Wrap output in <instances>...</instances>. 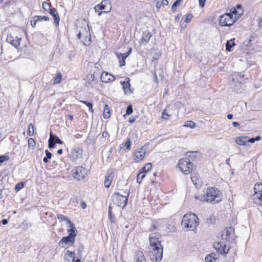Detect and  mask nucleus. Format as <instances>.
<instances>
[{
    "label": "nucleus",
    "instance_id": "nucleus-1",
    "mask_svg": "<svg viewBox=\"0 0 262 262\" xmlns=\"http://www.w3.org/2000/svg\"><path fill=\"white\" fill-rule=\"evenodd\" d=\"M241 5L226 9V12L220 16L219 25L222 27L232 26L243 14Z\"/></svg>",
    "mask_w": 262,
    "mask_h": 262
},
{
    "label": "nucleus",
    "instance_id": "nucleus-2",
    "mask_svg": "<svg viewBox=\"0 0 262 262\" xmlns=\"http://www.w3.org/2000/svg\"><path fill=\"white\" fill-rule=\"evenodd\" d=\"M195 198L203 202L215 204L223 199L222 192L215 187H208L204 196H198Z\"/></svg>",
    "mask_w": 262,
    "mask_h": 262
},
{
    "label": "nucleus",
    "instance_id": "nucleus-3",
    "mask_svg": "<svg viewBox=\"0 0 262 262\" xmlns=\"http://www.w3.org/2000/svg\"><path fill=\"white\" fill-rule=\"evenodd\" d=\"M181 223L185 228L190 231H194L199 225V221L194 213L188 212L183 216Z\"/></svg>",
    "mask_w": 262,
    "mask_h": 262
},
{
    "label": "nucleus",
    "instance_id": "nucleus-4",
    "mask_svg": "<svg viewBox=\"0 0 262 262\" xmlns=\"http://www.w3.org/2000/svg\"><path fill=\"white\" fill-rule=\"evenodd\" d=\"M194 164L188 158H182L178 160L176 168L178 169L183 174H191L193 170Z\"/></svg>",
    "mask_w": 262,
    "mask_h": 262
},
{
    "label": "nucleus",
    "instance_id": "nucleus-5",
    "mask_svg": "<svg viewBox=\"0 0 262 262\" xmlns=\"http://www.w3.org/2000/svg\"><path fill=\"white\" fill-rule=\"evenodd\" d=\"M150 247V258L156 262L161 260L163 256V246L155 243H149Z\"/></svg>",
    "mask_w": 262,
    "mask_h": 262
},
{
    "label": "nucleus",
    "instance_id": "nucleus-6",
    "mask_svg": "<svg viewBox=\"0 0 262 262\" xmlns=\"http://www.w3.org/2000/svg\"><path fill=\"white\" fill-rule=\"evenodd\" d=\"M69 235L67 236L63 237L59 242V245L62 247H64V244H69L70 246H73L75 242V238L76 236V229L73 224H71V227L68 230Z\"/></svg>",
    "mask_w": 262,
    "mask_h": 262
},
{
    "label": "nucleus",
    "instance_id": "nucleus-7",
    "mask_svg": "<svg viewBox=\"0 0 262 262\" xmlns=\"http://www.w3.org/2000/svg\"><path fill=\"white\" fill-rule=\"evenodd\" d=\"M129 193H127V195H123L119 192H114L112 195L113 203L117 206L124 208L127 205L128 201V197Z\"/></svg>",
    "mask_w": 262,
    "mask_h": 262
},
{
    "label": "nucleus",
    "instance_id": "nucleus-8",
    "mask_svg": "<svg viewBox=\"0 0 262 262\" xmlns=\"http://www.w3.org/2000/svg\"><path fill=\"white\" fill-rule=\"evenodd\" d=\"M146 152V149L144 146L136 149L133 153V162L135 163L142 162L144 159Z\"/></svg>",
    "mask_w": 262,
    "mask_h": 262
},
{
    "label": "nucleus",
    "instance_id": "nucleus-9",
    "mask_svg": "<svg viewBox=\"0 0 262 262\" xmlns=\"http://www.w3.org/2000/svg\"><path fill=\"white\" fill-rule=\"evenodd\" d=\"M111 8V3L109 0H102L99 4L97 5L94 8L96 12H99L98 14L99 16H100L102 13L109 12Z\"/></svg>",
    "mask_w": 262,
    "mask_h": 262
},
{
    "label": "nucleus",
    "instance_id": "nucleus-10",
    "mask_svg": "<svg viewBox=\"0 0 262 262\" xmlns=\"http://www.w3.org/2000/svg\"><path fill=\"white\" fill-rule=\"evenodd\" d=\"M72 173L74 179L78 181H81L85 179L88 174V170L85 168L81 166H78L72 170Z\"/></svg>",
    "mask_w": 262,
    "mask_h": 262
},
{
    "label": "nucleus",
    "instance_id": "nucleus-11",
    "mask_svg": "<svg viewBox=\"0 0 262 262\" xmlns=\"http://www.w3.org/2000/svg\"><path fill=\"white\" fill-rule=\"evenodd\" d=\"M77 38L81 40L85 46H89L91 43V38L90 32L86 28L80 30L77 34Z\"/></svg>",
    "mask_w": 262,
    "mask_h": 262
},
{
    "label": "nucleus",
    "instance_id": "nucleus-12",
    "mask_svg": "<svg viewBox=\"0 0 262 262\" xmlns=\"http://www.w3.org/2000/svg\"><path fill=\"white\" fill-rule=\"evenodd\" d=\"M255 203L262 206V183H257L254 187Z\"/></svg>",
    "mask_w": 262,
    "mask_h": 262
},
{
    "label": "nucleus",
    "instance_id": "nucleus-13",
    "mask_svg": "<svg viewBox=\"0 0 262 262\" xmlns=\"http://www.w3.org/2000/svg\"><path fill=\"white\" fill-rule=\"evenodd\" d=\"M21 40V38H18L17 36H15L13 35L11 33H9L7 34L6 38L7 42L15 47V48L18 51H20L21 50V48L20 46V42Z\"/></svg>",
    "mask_w": 262,
    "mask_h": 262
},
{
    "label": "nucleus",
    "instance_id": "nucleus-14",
    "mask_svg": "<svg viewBox=\"0 0 262 262\" xmlns=\"http://www.w3.org/2000/svg\"><path fill=\"white\" fill-rule=\"evenodd\" d=\"M213 248L219 253L222 255H226L228 253L230 247L229 245L227 246L223 242H219L213 244Z\"/></svg>",
    "mask_w": 262,
    "mask_h": 262
},
{
    "label": "nucleus",
    "instance_id": "nucleus-15",
    "mask_svg": "<svg viewBox=\"0 0 262 262\" xmlns=\"http://www.w3.org/2000/svg\"><path fill=\"white\" fill-rule=\"evenodd\" d=\"M101 81L103 83H109L113 82L115 80L116 77L112 74L103 71L101 73L100 76Z\"/></svg>",
    "mask_w": 262,
    "mask_h": 262
},
{
    "label": "nucleus",
    "instance_id": "nucleus-16",
    "mask_svg": "<svg viewBox=\"0 0 262 262\" xmlns=\"http://www.w3.org/2000/svg\"><path fill=\"white\" fill-rule=\"evenodd\" d=\"M48 142V146L50 149L54 148L56 143L60 144H63V141L61 140L57 136H54L52 132L50 133V138Z\"/></svg>",
    "mask_w": 262,
    "mask_h": 262
},
{
    "label": "nucleus",
    "instance_id": "nucleus-17",
    "mask_svg": "<svg viewBox=\"0 0 262 262\" xmlns=\"http://www.w3.org/2000/svg\"><path fill=\"white\" fill-rule=\"evenodd\" d=\"M130 79L129 77H126L125 78L124 81H121L120 84L122 86V89L124 91V93L126 94H130L132 93L133 92L130 89Z\"/></svg>",
    "mask_w": 262,
    "mask_h": 262
},
{
    "label": "nucleus",
    "instance_id": "nucleus-18",
    "mask_svg": "<svg viewBox=\"0 0 262 262\" xmlns=\"http://www.w3.org/2000/svg\"><path fill=\"white\" fill-rule=\"evenodd\" d=\"M152 37L151 33L149 31H145L143 32L142 36L139 41V43L141 46L146 45Z\"/></svg>",
    "mask_w": 262,
    "mask_h": 262
},
{
    "label": "nucleus",
    "instance_id": "nucleus-19",
    "mask_svg": "<svg viewBox=\"0 0 262 262\" xmlns=\"http://www.w3.org/2000/svg\"><path fill=\"white\" fill-rule=\"evenodd\" d=\"M52 16L54 20V24L56 27H58L60 21V17L57 10L55 8H52V10L49 13Z\"/></svg>",
    "mask_w": 262,
    "mask_h": 262
},
{
    "label": "nucleus",
    "instance_id": "nucleus-20",
    "mask_svg": "<svg viewBox=\"0 0 262 262\" xmlns=\"http://www.w3.org/2000/svg\"><path fill=\"white\" fill-rule=\"evenodd\" d=\"M136 262H147L143 252L141 250H138L135 254Z\"/></svg>",
    "mask_w": 262,
    "mask_h": 262
},
{
    "label": "nucleus",
    "instance_id": "nucleus-21",
    "mask_svg": "<svg viewBox=\"0 0 262 262\" xmlns=\"http://www.w3.org/2000/svg\"><path fill=\"white\" fill-rule=\"evenodd\" d=\"M114 178V172L107 173L105 176L104 185L106 188H109L111 185Z\"/></svg>",
    "mask_w": 262,
    "mask_h": 262
},
{
    "label": "nucleus",
    "instance_id": "nucleus-22",
    "mask_svg": "<svg viewBox=\"0 0 262 262\" xmlns=\"http://www.w3.org/2000/svg\"><path fill=\"white\" fill-rule=\"evenodd\" d=\"M234 232V229L232 227L230 226L226 228L223 235L225 236V238L226 240L229 241L232 237Z\"/></svg>",
    "mask_w": 262,
    "mask_h": 262
},
{
    "label": "nucleus",
    "instance_id": "nucleus-23",
    "mask_svg": "<svg viewBox=\"0 0 262 262\" xmlns=\"http://www.w3.org/2000/svg\"><path fill=\"white\" fill-rule=\"evenodd\" d=\"M82 154V150L80 148H75L71 150L70 157L72 160L78 159Z\"/></svg>",
    "mask_w": 262,
    "mask_h": 262
},
{
    "label": "nucleus",
    "instance_id": "nucleus-24",
    "mask_svg": "<svg viewBox=\"0 0 262 262\" xmlns=\"http://www.w3.org/2000/svg\"><path fill=\"white\" fill-rule=\"evenodd\" d=\"M160 236L159 235H157L156 233L150 235L149 237V243H155L159 245H161V241L159 240Z\"/></svg>",
    "mask_w": 262,
    "mask_h": 262
},
{
    "label": "nucleus",
    "instance_id": "nucleus-25",
    "mask_svg": "<svg viewBox=\"0 0 262 262\" xmlns=\"http://www.w3.org/2000/svg\"><path fill=\"white\" fill-rule=\"evenodd\" d=\"M247 138L246 136H239L235 138V142L239 145L244 146L247 143Z\"/></svg>",
    "mask_w": 262,
    "mask_h": 262
},
{
    "label": "nucleus",
    "instance_id": "nucleus-26",
    "mask_svg": "<svg viewBox=\"0 0 262 262\" xmlns=\"http://www.w3.org/2000/svg\"><path fill=\"white\" fill-rule=\"evenodd\" d=\"M111 116V110L108 105L105 104L103 112V117L105 119H108Z\"/></svg>",
    "mask_w": 262,
    "mask_h": 262
},
{
    "label": "nucleus",
    "instance_id": "nucleus-27",
    "mask_svg": "<svg viewBox=\"0 0 262 262\" xmlns=\"http://www.w3.org/2000/svg\"><path fill=\"white\" fill-rule=\"evenodd\" d=\"M152 166V165L151 163H147L145 164L144 166L140 169L139 171L146 174V173L151 169Z\"/></svg>",
    "mask_w": 262,
    "mask_h": 262
},
{
    "label": "nucleus",
    "instance_id": "nucleus-28",
    "mask_svg": "<svg viewBox=\"0 0 262 262\" xmlns=\"http://www.w3.org/2000/svg\"><path fill=\"white\" fill-rule=\"evenodd\" d=\"M36 146V142L32 138H30L28 140V149L33 150Z\"/></svg>",
    "mask_w": 262,
    "mask_h": 262
},
{
    "label": "nucleus",
    "instance_id": "nucleus-29",
    "mask_svg": "<svg viewBox=\"0 0 262 262\" xmlns=\"http://www.w3.org/2000/svg\"><path fill=\"white\" fill-rule=\"evenodd\" d=\"M235 38L230 39V40H228L226 42V50L229 52H231L232 51V48L234 47L235 44L234 43Z\"/></svg>",
    "mask_w": 262,
    "mask_h": 262
},
{
    "label": "nucleus",
    "instance_id": "nucleus-30",
    "mask_svg": "<svg viewBox=\"0 0 262 262\" xmlns=\"http://www.w3.org/2000/svg\"><path fill=\"white\" fill-rule=\"evenodd\" d=\"M51 4L50 3H47V2H43L42 3V7L43 9L49 13L51 10H52V8H51Z\"/></svg>",
    "mask_w": 262,
    "mask_h": 262
},
{
    "label": "nucleus",
    "instance_id": "nucleus-31",
    "mask_svg": "<svg viewBox=\"0 0 262 262\" xmlns=\"http://www.w3.org/2000/svg\"><path fill=\"white\" fill-rule=\"evenodd\" d=\"M215 256L216 254L215 253L208 254L205 258L206 262H215L216 259Z\"/></svg>",
    "mask_w": 262,
    "mask_h": 262
},
{
    "label": "nucleus",
    "instance_id": "nucleus-32",
    "mask_svg": "<svg viewBox=\"0 0 262 262\" xmlns=\"http://www.w3.org/2000/svg\"><path fill=\"white\" fill-rule=\"evenodd\" d=\"M62 78V74L60 72H57L56 74V75L54 78L53 83L54 84H57L59 83L61 81Z\"/></svg>",
    "mask_w": 262,
    "mask_h": 262
},
{
    "label": "nucleus",
    "instance_id": "nucleus-33",
    "mask_svg": "<svg viewBox=\"0 0 262 262\" xmlns=\"http://www.w3.org/2000/svg\"><path fill=\"white\" fill-rule=\"evenodd\" d=\"M108 216L110 219V221L112 223L115 222V217L114 214L113 213L112 211V207L111 205H110L108 206Z\"/></svg>",
    "mask_w": 262,
    "mask_h": 262
},
{
    "label": "nucleus",
    "instance_id": "nucleus-34",
    "mask_svg": "<svg viewBox=\"0 0 262 262\" xmlns=\"http://www.w3.org/2000/svg\"><path fill=\"white\" fill-rule=\"evenodd\" d=\"M87 83L91 84L95 80V75L94 73H90L86 76Z\"/></svg>",
    "mask_w": 262,
    "mask_h": 262
},
{
    "label": "nucleus",
    "instance_id": "nucleus-35",
    "mask_svg": "<svg viewBox=\"0 0 262 262\" xmlns=\"http://www.w3.org/2000/svg\"><path fill=\"white\" fill-rule=\"evenodd\" d=\"M191 179L192 182L196 187H198V186L200 185V180L198 179L197 174L194 173L191 174Z\"/></svg>",
    "mask_w": 262,
    "mask_h": 262
},
{
    "label": "nucleus",
    "instance_id": "nucleus-36",
    "mask_svg": "<svg viewBox=\"0 0 262 262\" xmlns=\"http://www.w3.org/2000/svg\"><path fill=\"white\" fill-rule=\"evenodd\" d=\"M117 56L119 59L120 67L124 66L125 64V56L122 53L119 54Z\"/></svg>",
    "mask_w": 262,
    "mask_h": 262
},
{
    "label": "nucleus",
    "instance_id": "nucleus-37",
    "mask_svg": "<svg viewBox=\"0 0 262 262\" xmlns=\"http://www.w3.org/2000/svg\"><path fill=\"white\" fill-rule=\"evenodd\" d=\"M183 126L184 127H187L190 128H194L196 126V124L193 121L188 120L185 122Z\"/></svg>",
    "mask_w": 262,
    "mask_h": 262
},
{
    "label": "nucleus",
    "instance_id": "nucleus-38",
    "mask_svg": "<svg viewBox=\"0 0 262 262\" xmlns=\"http://www.w3.org/2000/svg\"><path fill=\"white\" fill-rule=\"evenodd\" d=\"M79 102L86 105L89 107L90 112H91L92 113H93L94 112V111L93 108V104L91 102L87 101H84V100H80Z\"/></svg>",
    "mask_w": 262,
    "mask_h": 262
},
{
    "label": "nucleus",
    "instance_id": "nucleus-39",
    "mask_svg": "<svg viewBox=\"0 0 262 262\" xmlns=\"http://www.w3.org/2000/svg\"><path fill=\"white\" fill-rule=\"evenodd\" d=\"M146 174L139 171L137 176V182L138 184H141L143 179L145 177Z\"/></svg>",
    "mask_w": 262,
    "mask_h": 262
},
{
    "label": "nucleus",
    "instance_id": "nucleus-40",
    "mask_svg": "<svg viewBox=\"0 0 262 262\" xmlns=\"http://www.w3.org/2000/svg\"><path fill=\"white\" fill-rule=\"evenodd\" d=\"M57 217L59 220L60 222H62V221L68 222L70 223L71 226V224H73L71 222V221L69 220V219L68 217H67L66 216H65L64 215H63L62 214H57Z\"/></svg>",
    "mask_w": 262,
    "mask_h": 262
},
{
    "label": "nucleus",
    "instance_id": "nucleus-41",
    "mask_svg": "<svg viewBox=\"0 0 262 262\" xmlns=\"http://www.w3.org/2000/svg\"><path fill=\"white\" fill-rule=\"evenodd\" d=\"M183 0H176L171 6V11L173 12L177 11V6H179Z\"/></svg>",
    "mask_w": 262,
    "mask_h": 262
},
{
    "label": "nucleus",
    "instance_id": "nucleus-42",
    "mask_svg": "<svg viewBox=\"0 0 262 262\" xmlns=\"http://www.w3.org/2000/svg\"><path fill=\"white\" fill-rule=\"evenodd\" d=\"M34 125L32 123H30L28 126L27 134L29 136H32L34 135Z\"/></svg>",
    "mask_w": 262,
    "mask_h": 262
},
{
    "label": "nucleus",
    "instance_id": "nucleus-43",
    "mask_svg": "<svg viewBox=\"0 0 262 262\" xmlns=\"http://www.w3.org/2000/svg\"><path fill=\"white\" fill-rule=\"evenodd\" d=\"M45 153L46 157L43 158V161L45 163H48L49 162V159H50L52 158V154L48 150H46Z\"/></svg>",
    "mask_w": 262,
    "mask_h": 262
},
{
    "label": "nucleus",
    "instance_id": "nucleus-44",
    "mask_svg": "<svg viewBox=\"0 0 262 262\" xmlns=\"http://www.w3.org/2000/svg\"><path fill=\"white\" fill-rule=\"evenodd\" d=\"M171 115H169L167 113V110L166 109H164L162 113V115H161V119H163V120H169L170 117Z\"/></svg>",
    "mask_w": 262,
    "mask_h": 262
},
{
    "label": "nucleus",
    "instance_id": "nucleus-45",
    "mask_svg": "<svg viewBox=\"0 0 262 262\" xmlns=\"http://www.w3.org/2000/svg\"><path fill=\"white\" fill-rule=\"evenodd\" d=\"M39 21V17L36 15L33 17V19L31 20V25L33 28H35L36 23Z\"/></svg>",
    "mask_w": 262,
    "mask_h": 262
},
{
    "label": "nucleus",
    "instance_id": "nucleus-46",
    "mask_svg": "<svg viewBox=\"0 0 262 262\" xmlns=\"http://www.w3.org/2000/svg\"><path fill=\"white\" fill-rule=\"evenodd\" d=\"M9 160V157L8 155H1L0 156V164H2L4 162Z\"/></svg>",
    "mask_w": 262,
    "mask_h": 262
},
{
    "label": "nucleus",
    "instance_id": "nucleus-47",
    "mask_svg": "<svg viewBox=\"0 0 262 262\" xmlns=\"http://www.w3.org/2000/svg\"><path fill=\"white\" fill-rule=\"evenodd\" d=\"M24 186V183L23 182H20L17 184L15 186V190L16 191H18L22 189Z\"/></svg>",
    "mask_w": 262,
    "mask_h": 262
},
{
    "label": "nucleus",
    "instance_id": "nucleus-48",
    "mask_svg": "<svg viewBox=\"0 0 262 262\" xmlns=\"http://www.w3.org/2000/svg\"><path fill=\"white\" fill-rule=\"evenodd\" d=\"M125 147L127 149V150H129L130 149V146H131V141L130 139L129 138H127L125 143L124 144Z\"/></svg>",
    "mask_w": 262,
    "mask_h": 262
},
{
    "label": "nucleus",
    "instance_id": "nucleus-49",
    "mask_svg": "<svg viewBox=\"0 0 262 262\" xmlns=\"http://www.w3.org/2000/svg\"><path fill=\"white\" fill-rule=\"evenodd\" d=\"M133 112V109L132 105L131 104L128 105L126 108V115H129L132 114Z\"/></svg>",
    "mask_w": 262,
    "mask_h": 262
},
{
    "label": "nucleus",
    "instance_id": "nucleus-50",
    "mask_svg": "<svg viewBox=\"0 0 262 262\" xmlns=\"http://www.w3.org/2000/svg\"><path fill=\"white\" fill-rule=\"evenodd\" d=\"M192 17H193V16L191 14H190V13L187 14L185 16V21L187 23H189L191 20Z\"/></svg>",
    "mask_w": 262,
    "mask_h": 262
},
{
    "label": "nucleus",
    "instance_id": "nucleus-51",
    "mask_svg": "<svg viewBox=\"0 0 262 262\" xmlns=\"http://www.w3.org/2000/svg\"><path fill=\"white\" fill-rule=\"evenodd\" d=\"M260 139H261V137L260 136H257L255 138H250L249 139H248L247 138V143L249 142V143H253L255 141H259V140H260Z\"/></svg>",
    "mask_w": 262,
    "mask_h": 262
},
{
    "label": "nucleus",
    "instance_id": "nucleus-52",
    "mask_svg": "<svg viewBox=\"0 0 262 262\" xmlns=\"http://www.w3.org/2000/svg\"><path fill=\"white\" fill-rule=\"evenodd\" d=\"M4 0H0V3H2V2H3ZM13 3H14V0H10V1H9L8 2H7L5 5H4V7H8V6H10L11 5H12Z\"/></svg>",
    "mask_w": 262,
    "mask_h": 262
},
{
    "label": "nucleus",
    "instance_id": "nucleus-53",
    "mask_svg": "<svg viewBox=\"0 0 262 262\" xmlns=\"http://www.w3.org/2000/svg\"><path fill=\"white\" fill-rule=\"evenodd\" d=\"M67 254L68 256L72 258H75V252L70 251H68Z\"/></svg>",
    "mask_w": 262,
    "mask_h": 262
},
{
    "label": "nucleus",
    "instance_id": "nucleus-54",
    "mask_svg": "<svg viewBox=\"0 0 262 262\" xmlns=\"http://www.w3.org/2000/svg\"><path fill=\"white\" fill-rule=\"evenodd\" d=\"M38 17H39V21L41 20L48 21V20H49V19H50L49 17L46 16H38Z\"/></svg>",
    "mask_w": 262,
    "mask_h": 262
},
{
    "label": "nucleus",
    "instance_id": "nucleus-55",
    "mask_svg": "<svg viewBox=\"0 0 262 262\" xmlns=\"http://www.w3.org/2000/svg\"><path fill=\"white\" fill-rule=\"evenodd\" d=\"M206 0H199V5L201 7L203 8L204 7Z\"/></svg>",
    "mask_w": 262,
    "mask_h": 262
},
{
    "label": "nucleus",
    "instance_id": "nucleus-56",
    "mask_svg": "<svg viewBox=\"0 0 262 262\" xmlns=\"http://www.w3.org/2000/svg\"><path fill=\"white\" fill-rule=\"evenodd\" d=\"M132 51V48H129L128 51L126 53L123 54L124 56H125L126 58L129 56V55L130 54Z\"/></svg>",
    "mask_w": 262,
    "mask_h": 262
},
{
    "label": "nucleus",
    "instance_id": "nucleus-57",
    "mask_svg": "<svg viewBox=\"0 0 262 262\" xmlns=\"http://www.w3.org/2000/svg\"><path fill=\"white\" fill-rule=\"evenodd\" d=\"M132 51V48H129L128 51L126 53L123 54L124 56H125L126 58L129 56V55L130 54Z\"/></svg>",
    "mask_w": 262,
    "mask_h": 262
},
{
    "label": "nucleus",
    "instance_id": "nucleus-58",
    "mask_svg": "<svg viewBox=\"0 0 262 262\" xmlns=\"http://www.w3.org/2000/svg\"><path fill=\"white\" fill-rule=\"evenodd\" d=\"M132 51V48H129L128 51L126 53L123 54L124 56H125L126 58L129 56V55L130 54Z\"/></svg>",
    "mask_w": 262,
    "mask_h": 262
},
{
    "label": "nucleus",
    "instance_id": "nucleus-59",
    "mask_svg": "<svg viewBox=\"0 0 262 262\" xmlns=\"http://www.w3.org/2000/svg\"><path fill=\"white\" fill-rule=\"evenodd\" d=\"M132 51V48H129L128 51L126 53L123 54L124 56H125L126 58L129 56V55L130 54Z\"/></svg>",
    "mask_w": 262,
    "mask_h": 262
},
{
    "label": "nucleus",
    "instance_id": "nucleus-60",
    "mask_svg": "<svg viewBox=\"0 0 262 262\" xmlns=\"http://www.w3.org/2000/svg\"><path fill=\"white\" fill-rule=\"evenodd\" d=\"M162 5L161 2H158L156 3V8L158 9H160L162 7Z\"/></svg>",
    "mask_w": 262,
    "mask_h": 262
},
{
    "label": "nucleus",
    "instance_id": "nucleus-61",
    "mask_svg": "<svg viewBox=\"0 0 262 262\" xmlns=\"http://www.w3.org/2000/svg\"><path fill=\"white\" fill-rule=\"evenodd\" d=\"M81 208L82 209H85L86 208L87 205H86V203L82 201V202H81Z\"/></svg>",
    "mask_w": 262,
    "mask_h": 262
},
{
    "label": "nucleus",
    "instance_id": "nucleus-62",
    "mask_svg": "<svg viewBox=\"0 0 262 262\" xmlns=\"http://www.w3.org/2000/svg\"><path fill=\"white\" fill-rule=\"evenodd\" d=\"M136 118L135 117H131V118H129V120H128V122L130 123H133L134 122H135L136 121Z\"/></svg>",
    "mask_w": 262,
    "mask_h": 262
},
{
    "label": "nucleus",
    "instance_id": "nucleus-63",
    "mask_svg": "<svg viewBox=\"0 0 262 262\" xmlns=\"http://www.w3.org/2000/svg\"><path fill=\"white\" fill-rule=\"evenodd\" d=\"M161 3L162 6H167L168 4V1L167 0H162Z\"/></svg>",
    "mask_w": 262,
    "mask_h": 262
},
{
    "label": "nucleus",
    "instance_id": "nucleus-64",
    "mask_svg": "<svg viewBox=\"0 0 262 262\" xmlns=\"http://www.w3.org/2000/svg\"><path fill=\"white\" fill-rule=\"evenodd\" d=\"M258 25L259 27H260L262 26V18L261 17H260L258 18Z\"/></svg>",
    "mask_w": 262,
    "mask_h": 262
}]
</instances>
